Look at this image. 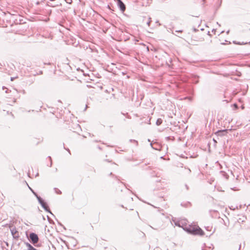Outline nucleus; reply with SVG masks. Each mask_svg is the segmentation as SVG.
Instances as JSON below:
<instances>
[{
  "mask_svg": "<svg viewBox=\"0 0 250 250\" xmlns=\"http://www.w3.org/2000/svg\"><path fill=\"white\" fill-rule=\"evenodd\" d=\"M25 244L27 247V250H38L27 242L25 243Z\"/></svg>",
  "mask_w": 250,
  "mask_h": 250,
  "instance_id": "obj_8",
  "label": "nucleus"
},
{
  "mask_svg": "<svg viewBox=\"0 0 250 250\" xmlns=\"http://www.w3.org/2000/svg\"><path fill=\"white\" fill-rule=\"evenodd\" d=\"M33 194L37 198V197H39V196L35 192H33Z\"/></svg>",
  "mask_w": 250,
  "mask_h": 250,
  "instance_id": "obj_14",
  "label": "nucleus"
},
{
  "mask_svg": "<svg viewBox=\"0 0 250 250\" xmlns=\"http://www.w3.org/2000/svg\"><path fill=\"white\" fill-rule=\"evenodd\" d=\"M133 141H134V142H135L136 144H137V143H138L137 141H135V140H133Z\"/></svg>",
  "mask_w": 250,
  "mask_h": 250,
  "instance_id": "obj_24",
  "label": "nucleus"
},
{
  "mask_svg": "<svg viewBox=\"0 0 250 250\" xmlns=\"http://www.w3.org/2000/svg\"><path fill=\"white\" fill-rule=\"evenodd\" d=\"M185 187L186 188L187 190L188 189V186L187 185H185Z\"/></svg>",
  "mask_w": 250,
  "mask_h": 250,
  "instance_id": "obj_17",
  "label": "nucleus"
},
{
  "mask_svg": "<svg viewBox=\"0 0 250 250\" xmlns=\"http://www.w3.org/2000/svg\"><path fill=\"white\" fill-rule=\"evenodd\" d=\"M29 188H30V189L31 190V191L32 192V193H33V192H35L29 186H28Z\"/></svg>",
  "mask_w": 250,
  "mask_h": 250,
  "instance_id": "obj_16",
  "label": "nucleus"
},
{
  "mask_svg": "<svg viewBox=\"0 0 250 250\" xmlns=\"http://www.w3.org/2000/svg\"><path fill=\"white\" fill-rule=\"evenodd\" d=\"M213 140L214 143H217V141H216V140L215 139H213Z\"/></svg>",
  "mask_w": 250,
  "mask_h": 250,
  "instance_id": "obj_19",
  "label": "nucleus"
},
{
  "mask_svg": "<svg viewBox=\"0 0 250 250\" xmlns=\"http://www.w3.org/2000/svg\"><path fill=\"white\" fill-rule=\"evenodd\" d=\"M51 165H52V162L51 161V164H50V167H51Z\"/></svg>",
  "mask_w": 250,
  "mask_h": 250,
  "instance_id": "obj_27",
  "label": "nucleus"
},
{
  "mask_svg": "<svg viewBox=\"0 0 250 250\" xmlns=\"http://www.w3.org/2000/svg\"><path fill=\"white\" fill-rule=\"evenodd\" d=\"M29 239L31 242L34 245L39 241V237L38 235L34 232L30 233Z\"/></svg>",
  "mask_w": 250,
  "mask_h": 250,
  "instance_id": "obj_2",
  "label": "nucleus"
},
{
  "mask_svg": "<svg viewBox=\"0 0 250 250\" xmlns=\"http://www.w3.org/2000/svg\"><path fill=\"white\" fill-rule=\"evenodd\" d=\"M48 6H52V7H53V6H53V5H50V4H48Z\"/></svg>",
  "mask_w": 250,
  "mask_h": 250,
  "instance_id": "obj_26",
  "label": "nucleus"
},
{
  "mask_svg": "<svg viewBox=\"0 0 250 250\" xmlns=\"http://www.w3.org/2000/svg\"><path fill=\"white\" fill-rule=\"evenodd\" d=\"M11 232L14 238H18L19 237V232L15 228L10 229Z\"/></svg>",
  "mask_w": 250,
  "mask_h": 250,
  "instance_id": "obj_4",
  "label": "nucleus"
},
{
  "mask_svg": "<svg viewBox=\"0 0 250 250\" xmlns=\"http://www.w3.org/2000/svg\"><path fill=\"white\" fill-rule=\"evenodd\" d=\"M188 233L193 235H199L202 236L204 234L203 230L198 226H188L184 228Z\"/></svg>",
  "mask_w": 250,
  "mask_h": 250,
  "instance_id": "obj_1",
  "label": "nucleus"
},
{
  "mask_svg": "<svg viewBox=\"0 0 250 250\" xmlns=\"http://www.w3.org/2000/svg\"><path fill=\"white\" fill-rule=\"evenodd\" d=\"M231 189L233 190H238V189H236L235 188H231Z\"/></svg>",
  "mask_w": 250,
  "mask_h": 250,
  "instance_id": "obj_15",
  "label": "nucleus"
},
{
  "mask_svg": "<svg viewBox=\"0 0 250 250\" xmlns=\"http://www.w3.org/2000/svg\"><path fill=\"white\" fill-rule=\"evenodd\" d=\"M162 123V120L161 119H158L156 121V125H160Z\"/></svg>",
  "mask_w": 250,
  "mask_h": 250,
  "instance_id": "obj_10",
  "label": "nucleus"
},
{
  "mask_svg": "<svg viewBox=\"0 0 250 250\" xmlns=\"http://www.w3.org/2000/svg\"><path fill=\"white\" fill-rule=\"evenodd\" d=\"M37 199L41 205L44 202L40 196L37 197Z\"/></svg>",
  "mask_w": 250,
  "mask_h": 250,
  "instance_id": "obj_9",
  "label": "nucleus"
},
{
  "mask_svg": "<svg viewBox=\"0 0 250 250\" xmlns=\"http://www.w3.org/2000/svg\"><path fill=\"white\" fill-rule=\"evenodd\" d=\"M241 244H240V245H239V248L238 250H240V249H241Z\"/></svg>",
  "mask_w": 250,
  "mask_h": 250,
  "instance_id": "obj_20",
  "label": "nucleus"
},
{
  "mask_svg": "<svg viewBox=\"0 0 250 250\" xmlns=\"http://www.w3.org/2000/svg\"><path fill=\"white\" fill-rule=\"evenodd\" d=\"M39 4V2H37V4Z\"/></svg>",
  "mask_w": 250,
  "mask_h": 250,
  "instance_id": "obj_28",
  "label": "nucleus"
},
{
  "mask_svg": "<svg viewBox=\"0 0 250 250\" xmlns=\"http://www.w3.org/2000/svg\"><path fill=\"white\" fill-rule=\"evenodd\" d=\"M233 106L235 108V109H237L238 108V105L236 104H233Z\"/></svg>",
  "mask_w": 250,
  "mask_h": 250,
  "instance_id": "obj_13",
  "label": "nucleus"
},
{
  "mask_svg": "<svg viewBox=\"0 0 250 250\" xmlns=\"http://www.w3.org/2000/svg\"><path fill=\"white\" fill-rule=\"evenodd\" d=\"M14 79H15V78H14V77H11V80L12 81H13Z\"/></svg>",
  "mask_w": 250,
  "mask_h": 250,
  "instance_id": "obj_18",
  "label": "nucleus"
},
{
  "mask_svg": "<svg viewBox=\"0 0 250 250\" xmlns=\"http://www.w3.org/2000/svg\"><path fill=\"white\" fill-rule=\"evenodd\" d=\"M193 31L196 32L197 31V30L194 28L193 29Z\"/></svg>",
  "mask_w": 250,
  "mask_h": 250,
  "instance_id": "obj_23",
  "label": "nucleus"
},
{
  "mask_svg": "<svg viewBox=\"0 0 250 250\" xmlns=\"http://www.w3.org/2000/svg\"><path fill=\"white\" fill-rule=\"evenodd\" d=\"M117 4L119 8H120V10L124 12L125 10V6L124 4V3L122 2L121 0H119L117 1Z\"/></svg>",
  "mask_w": 250,
  "mask_h": 250,
  "instance_id": "obj_3",
  "label": "nucleus"
},
{
  "mask_svg": "<svg viewBox=\"0 0 250 250\" xmlns=\"http://www.w3.org/2000/svg\"><path fill=\"white\" fill-rule=\"evenodd\" d=\"M54 190L57 194H61L62 193L61 191L57 188H54Z\"/></svg>",
  "mask_w": 250,
  "mask_h": 250,
  "instance_id": "obj_11",
  "label": "nucleus"
},
{
  "mask_svg": "<svg viewBox=\"0 0 250 250\" xmlns=\"http://www.w3.org/2000/svg\"><path fill=\"white\" fill-rule=\"evenodd\" d=\"M176 32H182V31L179 30V31H176Z\"/></svg>",
  "mask_w": 250,
  "mask_h": 250,
  "instance_id": "obj_22",
  "label": "nucleus"
},
{
  "mask_svg": "<svg viewBox=\"0 0 250 250\" xmlns=\"http://www.w3.org/2000/svg\"><path fill=\"white\" fill-rule=\"evenodd\" d=\"M228 130H220L215 132V134L218 136H223L227 133Z\"/></svg>",
  "mask_w": 250,
  "mask_h": 250,
  "instance_id": "obj_5",
  "label": "nucleus"
},
{
  "mask_svg": "<svg viewBox=\"0 0 250 250\" xmlns=\"http://www.w3.org/2000/svg\"><path fill=\"white\" fill-rule=\"evenodd\" d=\"M176 226L183 227V226L186 224V220H184L183 221H177L175 223Z\"/></svg>",
  "mask_w": 250,
  "mask_h": 250,
  "instance_id": "obj_7",
  "label": "nucleus"
},
{
  "mask_svg": "<svg viewBox=\"0 0 250 250\" xmlns=\"http://www.w3.org/2000/svg\"><path fill=\"white\" fill-rule=\"evenodd\" d=\"M41 205L42 206V207L44 208V209L46 211L50 213L51 214H52L51 213V211L50 210L48 206H47V204L45 202L42 203V204Z\"/></svg>",
  "mask_w": 250,
  "mask_h": 250,
  "instance_id": "obj_6",
  "label": "nucleus"
},
{
  "mask_svg": "<svg viewBox=\"0 0 250 250\" xmlns=\"http://www.w3.org/2000/svg\"><path fill=\"white\" fill-rule=\"evenodd\" d=\"M151 22V18H149V20H148V21L147 22V24L148 26H150V22Z\"/></svg>",
  "mask_w": 250,
  "mask_h": 250,
  "instance_id": "obj_12",
  "label": "nucleus"
},
{
  "mask_svg": "<svg viewBox=\"0 0 250 250\" xmlns=\"http://www.w3.org/2000/svg\"><path fill=\"white\" fill-rule=\"evenodd\" d=\"M66 150L70 153V150L69 149H67Z\"/></svg>",
  "mask_w": 250,
  "mask_h": 250,
  "instance_id": "obj_25",
  "label": "nucleus"
},
{
  "mask_svg": "<svg viewBox=\"0 0 250 250\" xmlns=\"http://www.w3.org/2000/svg\"><path fill=\"white\" fill-rule=\"evenodd\" d=\"M188 172L189 173L191 172V170L189 168H188Z\"/></svg>",
  "mask_w": 250,
  "mask_h": 250,
  "instance_id": "obj_21",
  "label": "nucleus"
}]
</instances>
